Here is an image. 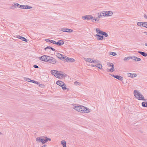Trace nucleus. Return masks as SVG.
<instances>
[{
	"mask_svg": "<svg viewBox=\"0 0 147 147\" xmlns=\"http://www.w3.org/2000/svg\"><path fill=\"white\" fill-rule=\"evenodd\" d=\"M36 141L38 142H41L42 144L46 143L48 141H51V139L47 137L43 136L37 137L36 139Z\"/></svg>",
	"mask_w": 147,
	"mask_h": 147,
	"instance_id": "1",
	"label": "nucleus"
},
{
	"mask_svg": "<svg viewBox=\"0 0 147 147\" xmlns=\"http://www.w3.org/2000/svg\"><path fill=\"white\" fill-rule=\"evenodd\" d=\"M134 94L135 97L138 100H146V99H144L143 95L139 91L137 90H134Z\"/></svg>",
	"mask_w": 147,
	"mask_h": 147,
	"instance_id": "2",
	"label": "nucleus"
},
{
	"mask_svg": "<svg viewBox=\"0 0 147 147\" xmlns=\"http://www.w3.org/2000/svg\"><path fill=\"white\" fill-rule=\"evenodd\" d=\"M56 84L61 87L63 90H65L67 89L66 86L63 82L61 80H58L57 81Z\"/></svg>",
	"mask_w": 147,
	"mask_h": 147,
	"instance_id": "3",
	"label": "nucleus"
},
{
	"mask_svg": "<svg viewBox=\"0 0 147 147\" xmlns=\"http://www.w3.org/2000/svg\"><path fill=\"white\" fill-rule=\"evenodd\" d=\"M50 58V57L46 55H43L42 56L39 57V60L45 61V62H47V60L49 59V58Z\"/></svg>",
	"mask_w": 147,
	"mask_h": 147,
	"instance_id": "4",
	"label": "nucleus"
},
{
	"mask_svg": "<svg viewBox=\"0 0 147 147\" xmlns=\"http://www.w3.org/2000/svg\"><path fill=\"white\" fill-rule=\"evenodd\" d=\"M74 106V108L76 111L80 112H82V111L83 110H82V106H78L77 105H75Z\"/></svg>",
	"mask_w": 147,
	"mask_h": 147,
	"instance_id": "5",
	"label": "nucleus"
},
{
	"mask_svg": "<svg viewBox=\"0 0 147 147\" xmlns=\"http://www.w3.org/2000/svg\"><path fill=\"white\" fill-rule=\"evenodd\" d=\"M63 61L67 62H73L75 61V60L73 58H69L65 56Z\"/></svg>",
	"mask_w": 147,
	"mask_h": 147,
	"instance_id": "6",
	"label": "nucleus"
},
{
	"mask_svg": "<svg viewBox=\"0 0 147 147\" xmlns=\"http://www.w3.org/2000/svg\"><path fill=\"white\" fill-rule=\"evenodd\" d=\"M82 18L83 19H86L89 20L92 19L93 18V16L90 15H88L86 16H82Z\"/></svg>",
	"mask_w": 147,
	"mask_h": 147,
	"instance_id": "7",
	"label": "nucleus"
},
{
	"mask_svg": "<svg viewBox=\"0 0 147 147\" xmlns=\"http://www.w3.org/2000/svg\"><path fill=\"white\" fill-rule=\"evenodd\" d=\"M110 75L112 76L113 77H114L117 79L119 80L120 81H121L123 80V77L121 76H120L116 75H113L111 74H109Z\"/></svg>",
	"mask_w": 147,
	"mask_h": 147,
	"instance_id": "8",
	"label": "nucleus"
},
{
	"mask_svg": "<svg viewBox=\"0 0 147 147\" xmlns=\"http://www.w3.org/2000/svg\"><path fill=\"white\" fill-rule=\"evenodd\" d=\"M57 75H56V77L58 78H61V79L63 77V73L61 71H57Z\"/></svg>",
	"mask_w": 147,
	"mask_h": 147,
	"instance_id": "9",
	"label": "nucleus"
},
{
	"mask_svg": "<svg viewBox=\"0 0 147 147\" xmlns=\"http://www.w3.org/2000/svg\"><path fill=\"white\" fill-rule=\"evenodd\" d=\"M56 55L57 57L60 59L61 60H62L63 61L64 60V57H65V55H62L59 53H56Z\"/></svg>",
	"mask_w": 147,
	"mask_h": 147,
	"instance_id": "10",
	"label": "nucleus"
},
{
	"mask_svg": "<svg viewBox=\"0 0 147 147\" xmlns=\"http://www.w3.org/2000/svg\"><path fill=\"white\" fill-rule=\"evenodd\" d=\"M47 62H49V63H52L53 64L55 63L56 62V61L55 59L52 57H50V58H49L47 60Z\"/></svg>",
	"mask_w": 147,
	"mask_h": 147,
	"instance_id": "11",
	"label": "nucleus"
},
{
	"mask_svg": "<svg viewBox=\"0 0 147 147\" xmlns=\"http://www.w3.org/2000/svg\"><path fill=\"white\" fill-rule=\"evenodd\" d=\"M146 22H138L137 24L138 26H142L145 28Z\"/></svg>",
	"mask_w": 147,
	"mask_h": 147,
	"instance_id": "12",
	"label": "nucleus"
},
{
	"mask_svg": "<svg viewBox=\"0 0 147 147\" xmlns=\"http://www.w3.org/2000/svg\"><path fill=\"white\" fill-rule=\"evenodd\" d=\"M82 108H83L82 110H83V111H82V113H83V112H84V113H88L90 111V110L89 108H88L86 107H85L84 106H82Z\"/></svg>",
	"mask_w": 147,
	"mask_h": 147,
	"instance_id": "13",
	"label": "nucleus"
},
{
	"mask_svg": "<svg viewBox=\"0 0 147 147\" xmlns=\"http://www.w3.org/2000/svg\"><path fill=\"white\" fill-rule=\"evenodd\" d=\"M21 9H30L32 8V7L28 5H22L20 6Z\"/></svg>",
	"mask_w": 147,
	"mask_h": 147,
	"instance_id": "14",
	"label": "nucleus"
},
{
	"mask_svg": "<svg viewBox=\"0 0 147 147\" xmlns=\"http://www.w3.org/2000/svg\"><path fill=\"white\" fill-rule=\"evenodd\" d=\"M104 12L106 14H105V16H106V17L111 16L113 14V13L111 11H104Z\"/></svg>",
	"mask_w": 147,
	"mask_h": 147,
	"instance_id": "15",
	"label": "nucleus"
},
{
	"mask_svg": "<svg viewBox=\"0 0 147 147\" xmlns=\"http://www.w3.org/2000/svg\"><path fill=\"white\" fill-rule=\"evenodd\" d=\"M17 38L25 42H27L28 41L27 40L25 37L20 35L17 36Z\"/></svg>",
	"mask_w": 147,
	"mask_h": 147,
	"instance_id": "16",
	"label": "nucleus"
},
{
	"mask_svg": "<svg viewBox=\"0 0 147 147\" xmlns=\"http://www.w3.org/2000/svg\"><path fill=\"white\" fill-rule=\"evenodd\" d=\"M91 66L94 67H96L100 69H102V65L100 63H98L95 65H92Z\"/></svg>",
	"mask_w": 147,
	"mask_h": 147,
	"instance_id": "17",
	"label": "nucleus"
},
{
	"mask_svg": "<svg viewBox=\"0 0 147 147\" xmlns=\"http://www.w3.org/2000/svg\"><path fill=\"white\" fill-rule=\"evenodd\" d=\"M132 59L135 61H140L141 60V59L140 58L137 57L135 56H132Z\"/></svg>",
	"mask_w": 147,
	"mask_h": 147,
	"instance_id": "18",
	"label": "nucleus"
},
{
	"mask_svg": "<svg viewBox=\"0 0 147 147\" xmlns=\"http://www.w3.org/2000/svg\"><path fill=\"white\" fill-rule=\"evenodd\" d=\"M127 75L128 77L131 78H135L137 76V75L136 74H131L129 73H127Z\"/></svg>",
	"mask_w": 147,
	"mask_h": 147,
	"instance_id": "19",
	"label": "nucleus"
},
{
	"mask_svg": "<svg viewBox=\"0 0 147 147\" xmlns=\"http://www.w3.org/2000/svg\"><path fill=\"white\" fill-rule=\"evenodd\" d=\"M95 36L96 37L97 39L100 40H102L103 39V36H102V35H100L98 34H97L95 35Z\"/></svg>",
	"mask_w": 147,
	"mask_h": 147,
	"instance_id": "20",
	"label": "nucleus"
},
{
	"mask_svg": "<svg viewBox=\"0 0 147 147\" xmlns=\"http://www.w3.org/2000/svg\"><path fill=\"white\" fill-rule=\"evenodd\" d=\"M47 49H50L52 51H57L55 49L53 48L52 47L50 46H47L44 49L46 51L47 50Z\"/></svg>",
	"mask_w": 147,
	"mask_h": 147,
	"instance_id": "21",
	"label": "nucleus"
},
{
	"mask_svg": "<svg viewBox=\"0 0 147 147\" xmlns=\"http://www.w3.org/2000/svg\"><path fill=\"white\" fill-rule=\"evenodd\" d=\"M64 43V41L62 40H59L57 42V45L58 46H61Z\"/></svg>",
	"mask_w": 147,
	"mask_h": 147,
	"instance_id": "22",
	"label": "nucleus"
},
{
	"mask_svg": "<svg viewBox=\"0 0 147 147\" xmlns=\"http://www.w3.org/2000/svg\"><path fill=\"white\" fill-rule=\"evenodd\" d=\"M138 52L144 57H146L147 56V53H146L144 52L139 51Z\"/></svg>",
	"mask_w": 147,
	"mask_h": 147,
	"instance_id": "23",
	"label": "nucleus"
},
{
	"mask_svg": "<svg viewBox=\"0 0 147 147\" xmlns=\"http://www.w3.org/2000/svg\"><path fill=\"white\" fill-rule=\"evenodd\" d=\"M57 70H52L51 71V73L52 75H54L56 77V75H57Z\"/></svg>",
	"mask_w": 147,
	"mask_h": 147,
	"instance_id": "24",
	"label": "nucleus"
},
{
	"mask_svg": "<svg viewBox=\"0 0 147 147\" xmlns=\"http://www.w3.org/2000/svg\"><path fill=\"white\" fill-rule=\"evenodd\" d=\"M102 36H105L107 37L108 36V35L107 33L104 31H102L101 32V33L100 34Z\"/></svg>",
	"mask_w": 147,
	"mask_h": 147,
	"instance_id": "25",
	"label": "nucleus"
},
{
	"mask_svg": "<svg viewBox=\"0 0 147 147\" xmlns=\"http://www.w3.org/2000/svg\"><path fill=\"white\" fill-rule=\"evenodd\" d=\"M142 105L143 107H147V101L143 102H142Z\"/></svg>",
	"mask_w": 147,
	"mask_h": 147,
	"instance_id": "26",
	"label": "nucleus"
},
{
	"mask_svg": "<svg viewBox=\"0 0 147 147\" xmlns=\"http://www.w3.org/2000/svg\"><path fill=\"white\" fill-rule=\"evenodd\" d=\"M61 144L63 147H66V143L65 141L62 140L61 142Z\"/></svg>",
	"mask_w": 147,
	"mask_h": 147,
	"instance_id": "27",
	"label": "nucleus"
},
{
	"mask_svg": "<svg viewBox=\"0 0 147 147\" xmlns=\"http://www.w3.org/2000/svg\"><path fill=\"white\" fill-rule=\"evenodd\" d=\"M107 65L109 67H111V68L112 67H114V65L113 63H111L107 62Z\"/></svg>",
	"mask_w": 147,
	"mask_h": 147,
	"instance_id": "28",
	"label": "nucleus"
},
{
	"mask_svg": "<svg viewBox=\"0 0 147 147\" xmlns=\"http://www.w3.org/2000/svg\"><path fill=\"white\" fill-rule=\"evenodd\" d=\"M132 56L125 57L124 59L123 60L124 61H127L128 60L130 59H132Z\"/></svg>",
	"mask_w": 147,
	"mask_h": 147,
	"instance_id": "29",
	"label": "nucleus"
},
{
	"mask_svg": "<svg viewBox=\"0 0 147 147\" xmlns=\"http://www.w3.org/2000/svg\"><path fill=\"white\" fill-rule=\"evenodd\" d=\"M73 31V30L71 29H69V28H66V32H72Z\"/></svg>",
	"mask_w": 147,
	"mask_h": 147,
	"instance_id": "30",
	"label": "nucleus"
},
{
	"mask_svg": "<svg viewBox=\"0 0 147 147\" xmlns=\"http://www.w3.org/2000/svg\"><path fill=\"white\" fill-rule=\"evenodd\" d=\"M109 54L113 56H115L116 55H117V54L116 53L113 52H109Z\"/></svg>",
	"mask_w": 147,
	"mask_h": 147,
	"instance_id": "31",
	"label": "nucleus"
},
{
	"mask_svg": "<svg viewBox=\"0 0 147 147\" xmlns=\"http://www.w3.org/2000/svg\"><path fill=\"white\" fill-rule=\"evenodd\" d=\"M96 32L98 33L97 34H100L101 33V32H102V31H101L98 28H97L96 29Z\"/></svg>",
	"mask_w": 147,
	"mask_h": 147,
	"instance_id": "32",
	"label": "nucleus"
},
{
	"mask_svg": "<svg viewBox=\"0 0 147 147\" xmlns=\"http://www.w3.org/2000/svg\"><path fill=\"white\" fill-rule=\"evenodd\" d=\"M15 5L16 7L17 6V7L21 9L20 6H21V5H20L18 3H15Z\"/></svg>",
	"mask_w": 147,
	"mask_h": 147,
	"instance_id": "33",
	"label": "nucleus"
},
{
	"mask_svg": "<svg viewBox=\"0 0 147 147\" xmlns=\"http://www.w3.org/2000/svg\"><path fill=\"white\" fill-rule=\"evenodd\" d=\"M10 8L11 9H14L16 8V6L15 5V3H14V5H12L10 7Z\"/></svg>",
	"mask_w": 147,
	"mask_h": 147,
	"instance_id": "34",
	"label": "nucleus"
},
{
	"mask_svg": "<svg viewBox=\"0 0 147 147\" xmlns=\"http://www.w3.org/2000/svg\"><path fill=\"white\" fill-rule=\"evenodd\" d=\"M66 28H60L59 29V30H61L63 32H66Z\"/></svg>",
	"mask_w": 147,
	"mask_h": 147,
	"instance_id": "35",
	"label": "nucleus"
},
{
	"mask_svg": "<svg viewBox=\"0 0 147 147\" xmlns=\"http://www.w3.org/2000/svg\"><path fill=\"white\" fill-rule=\"evenodd\" d=\"M98 62V60H95L94 61L92 60V62H91V63H97Z\"/></svg>",
	"mask_w": 147,
	"mask_h": 147,
	"instance_id": "36",
	"label": "nucleus"
},
{
	"mask_svg": "<svg viewBox=\"0 0 147 147\" xmlns=\"http://www.w3.org/2000/svg\"><path fill=\"white\" fill-rule=\"evenodd\" d=\"M93 20L95 21H99V17L98 16L96 18H94L93 19Z\"/></svg>",
	"mask_w": 147,
	"mask_h": 147,
	"instance_id": "37",
	"label": "nucleus"
},
{
	"mask_svg": "<svg viewBox=\"0 0 147 147\" xmlns=\"http://www.w3.org/2000/svg\"><path fill=\"white\" fill-rule=\"evenodd\" d=\"M86 61L90 63L92 62L91 59L89 58L86 59Z\"/></svg>",
	"mask_w": 147,
	"mask_h": 147,
	"instance_id": "38",
	"label": "nucleus"
},
{
	"mask_svg": "<svg viewBox=\"0 0 147 147\" xmlns=\"http://www.w3.org/2000/svg\"><path fill=\"white\" fill-rule=\"evenodd\" d=\"M109 71L110 72H112L114 71V67H112L109 69Z\"/></svg>",
	"mask_w": 147,
	"mask_h": 147,
	"instance_id": "39",
	"label": "nucleus"
},
{
	"mask_svg": "<svg viewBox=\"0 0 147 147\" xmlns=\"http://www.w3.org/2000/svg\"><path fill=\"white\" fill-rule=\"evenodd\" d=\"M101 14L102 16H104L105 17L106 16H105V14H106V13L105 12H104V11H103L101 13Z\"/></svg>",
	"mask_w": 147,
	"mask_h": 147,
	"instance_id": "40",
	"label": "nucleus"
},
{
	"mask_svg": "<svg viewBox=\"0 0 147 147\" xmlns=\"http://www.w3.org/2000/svg\"><path fill=\"white\" fill-rule=\"evenodd\" d=\"M75 84H78L79 85H80V83H79V82H78L77 81H76L74 82V83Z\"/></svg>",
	"mask_w": 147,
	"mask_h": 147,
	"instance_id": "41",
	"label": "nucleus"
},
{
	"mask_svg": "<svg viewBox=\"0 0 147 147\" xmlns=\"http://www.w3.org/2000/svg\"><path fill=\"white\" fill-rule=\"evenodd\" d=\"M39 86L40 87L42 88H43L45 86V85L42 84H40Z\"/></svg>",
	"mask_w": 147,
	"mask_h": 147,
	"instance_id": "42",
	"label": "nucleus"
},
{
	"mask_svg": "<svg viewBox=\"0 0 147 147\" xmlns=\"http://www.w3.org/2000/svg\"><path fill=\"white\" fill-rule=\"evenodd\" d=\"M32 83L37 84L38 85L39 84V82H38L35 80H33V81H32Z\"/></svg>",
	"mask_w": 147,
	"mask_h": 147,
	"instance_id": "43",
	"label": "nucleus"
},
{
	"mask_svg": "<svg viewBox=\"0 0 147 147\" xmlns=\"http://www.w3.org/2000/svg\"><path fill=\"white\" fill-rule=\"evenodd\" d=\"M45 41L47 42H50L51 41V40L48 39H45Z\"/></svg>",
	"mask_w": 147,
	"mask_h": 147,
	"instance_id": "44",
	"label": "nucleus"
},
{
	"mask_svg": "<svg viewBox=\"0 0 147 147\" xmlns=\"http://www.w3.org/2000/svg\"><path fill=\"white\" fill-rule=\"evenodd\" d=\"M98 16H99V18H100V17L102 16V15L101 14V13H98Z\"/></svg>",
	"mask_w": 147,
	"mask_h": 147,
	"instance_id": "45",
	"label": "nucleus"
},
{
	"mask_svg": "<svg viewBox=\"0 0 147 147\" xmlns=\"http://www.w3.org/2000/svg\"><path fill=\"white\" fill-rule=\"evenodd\" d=\"M67 76V75L65 74H63V77L62 78H63L64 77H65Z\"/></svg>",
	"mask_w": 147,
	"mask_h": 147,
	"instance_id": "46",
	"label": "nucleus"
},
{
	"mask_svg": "<svg viewBox=\"0 0 147 147\" xmlns=\"http://www.w3.org/2000/svg\"><path fill=\"white\" fill-rule=\"evenodd\" d=\"M33 67L34 68H38V66L37 65H33Z\"/></svg>",
	"mask_w": 147,
	"mask_h": 147,
	"instance_id": "47",
	"label": "nucleus"
},
{
	"mask_svg": "<svg viewBox=\"0 0 147 147\" xmlns=\"http://www.w3.org/2000/svg\"><path fill=\"white\" fill-rule=\"evenodd\" d=\"M144 17L145 18L147 19V15H146V14H144Z\"/></svg>",
	"mask_w": 147,
	"mask_h": 147,
	"instance_id": "48",
	"label": "nucleus"
},
{
	"mask_svg": "<svg viewBox=\"0 0 147 147\" xmlns=\"http://www.w3.org/2000/svg\"><path fill=\"white\" fill-rule=\"evenodd\" d=\"M54 40H51V41L50 42H51V43H52L53 44V43L54 42Z\"/></svg>",
	"mask_w": 147,
	"mask_h": 147,
	"instance_id": "49",
	"label": "nucleus"
},
{
	"mask_svg": "<svg viewBox=\"0 0 147 147\" xmlns=\"http://www.w3.org/2000/svg\"><path fill=\"white\" fill-rule=\"evenodd\" d=\"M30 79L29 78H26V80L28 82H29V81H30Z\"/></svg>",
	"mask_w": 147,
	"mask_h": 147,
	"instance_id": "50",
	"label": "nucleus"
},
{
	"mask_svg": "<svg viewBox=\"0 0 147 147\" xmlns=\"http://www.w3.org/2000/svg\"><path fill=\"white\" fill-rule=\"evenodd\" d=\"M53 44L57 45V42L54 41V42L53 43Z\"/></svg>",
	"mask_w": 147,
	"mask_h": 147,
	"instance_id": "51",
	"label": "nucleus"
},
{
	"mask_svg": "<svg viewBox=\"0 0 147 147\" xmlns=\"http://www.w3.org/2000/svg\"><path fill=\"white\" fill-rule=\"evenodd\" d=\"M47 145L46 144H44L43 146H42L41 147H46Z\"/></svg>",
	"mask_w": 147,
	"mask_h": 147,
	"instance_id": "52",
	"label": "nucleus"
},
{
	"mask_svg": "<svg viewBox=\"0 0 147 147\" xmlns=\"http://www.w3.org/2000/svg\"><path fill=\"white\" fill-rule=\"evenodd\" d=\"M32 81H33V80H32L30 79L29 82H32Z\"/></svg>",
	"mask_w": 147,
	"mask_h": 147,
	"instance_id": "53",
	"label": "nucleus"
},
{
	"mask_svg": "<svg viewBox=\"0 0 147 147\" xmlns=\"http://www.w3.org/2000/svg\"><path fill=\"white\" fill-rule=\"evenodd\" d=\"M146 26L145 27V28H147V22H146Z\"/></svg>",
	"mask_w": 147,
	"mask_h": 147,
	"instance_id": "54",
	"label": "nucleus"
},
{
	"mask_svg": "<svg viewBox=\"0 0 147 147\" xmlns=\"http://www.w3.org/2000/svg\"><path fill=\"white\" fill-rule=\"evenodd\" d=\"M144 33L147 35V32H144Z\"/></svg>",
	"mask_w": 147,
	"mask_h": 147,
	"instance_id": "55",
	"label": "nucleus"
},
{
	"mask_svg": "<svg viewBox=\"0 0 147 147\" xmlns=\"http://www.w3.org/2000/svg\"><path fill=\"white\" fill-rule=\"evenodd\" d=\"M145 45L147 47V42L145 43Z\"/></svg>",
	"mask_w": 147,
	"mask_h": 147,
	"instance_id": "56",
	"label": "nucleus"
},
{
	"mask_svg": "<svg viewBox=\"0 0 147 147\" xmlns=\"http://www.w3.org/2000/svg\"><path fill=\"white\" fill-rule=\"evenodd\" d=\"M2 134L1 132H0V135H1Z\"/></svg>",
	"mask_w": 147,
	"mask_h": 147,
	"instance_id": "57",
	"label": "nucleus"
},
{
	"mask_svg": "<svg viewBox=\"0 0 147 147\" xmlns=\"http://www.w3.org/2000/svg\"><path fill=\"white\" fill-rule=\"evenodd\" d=\"M67 90H69V88H67Z\"/></svg>",
	"mask_w": 147,
	"mask_h": 147,
	"instance_id": "58",
	"label": "nucleus"
},
{
	"mask_svg": "<svg viewBox=\"0 0 147 147\" xmlns=\"http://www.w3.org/2000/svg\"><path fill=\"white\" fill-rule=\"evenodd\" d=\"M92 21L93 22H94V21Z\"/></svg>",
	"mask_w": 147,
	"mask_h": 147,
	"instance_id": "59",
	"label": "nucleus"
}]
</instances>
